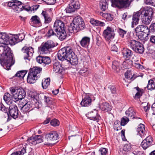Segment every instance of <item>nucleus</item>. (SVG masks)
<instances>
[{"instance_id": "423d86ee", "label": "nucleus", "mask_w": 155, "mask_h": 155, "mask_svg": "<svg viewBox=\"0 0 155 155\" xmlns=\"http://www.w3.org/2000/svg\"><path fill=\"white\" fill-rule=\"evenodd\" d=\"M136 35L141 40L147 41L149 38L148 35L150 31V29L148 27L143 25H138L135 29Z\"/></svg>"}, {"instance_id": "6e6552de", "label": "nucleus", "mask_w": 155, "mask_h": 155, "mask_svg": "<svg viewBox=\"0 0 155 155\" xmlns=\"http://www.w3.org/2000/svg\"><path fill=\"white\" fill-rule=\"evenodd\" d=\"M10 90L15 101L24 99L26 95L25 91L21 87H12L10 88Z\"/></svg>"}, {"instance_id": "72a5a7b5", "label": "nucleus", "mask_w": 155, "mask_h": 155, "mask_svg": "<svg viewBox=\"0 0 155 155\" xmlns=\"http://www.w3.org/2000/svg\"><path fill=\"white\" fill-rule=\"evenodd\" d=\"M41 15L44 18L45 24H48L51 21V18L47 12L43 11Z\"/></svg>"}, {"instance_id": "a878e982", "label": "nucleus", "mask_w": 155, "mask_h": 155, "mask_svg": "<svg viewBox=\"0 0 155 155\" xmlns=\"http://www.w3.org/2000/svg\"><path fill=\"white\" fill-rule=\"evenodd\" d=\"M90 41V37L87 36L83 37L79 41L81 46L84 48L88 47L89 45Z\"/></svg>"}, {"instance_id": "c85d7f7f", "label": "nucleus", "mask_w": 155, "mask_h": 155, "mask_svg": "<svg viewBox=\"0 0 155 155\" xmlns=\"http://www.w3.org/2000/svg\"><path fill=\"white\" fill-rule=\"evenodd\" d=\"M131 148L132 147L130 144H127L124 145L123 149L119 151V153L120 155H126V152L130 151Z\"/></svg>"}, {"instance_id": "774afa93", "label": "nucleus", "mask_w": 155, "mask_h": 155, "mask_svg": "<svg viewBox=\"0 0 155 155\" xmlns=\"http://www.w3.org/2000/svg\"><path fill=\"white\" fill-rule=\"evenodd\" d=\"M150 41L151 43L155 45V35H151L150 36Z\"/></svg>"}, {"instance_id": "b1692460", "label": "nucleus", "mask_w": 155, "mask_h": 155, "mask_svg": "<svg viewBox=\"0 0 155 155\" xmlns=\"http://www.w3.org/2000/svg\"><path fill=\"white\" fill-rule=\"evenodd\" d=\"M123 57L126 60L130 59L133 54V52L127 48H124L122 50Z\"/></svg>"}, {"instance_id": "473e14b6", "label": "nucleus", "mask_w": 155, "mask_h": 155, "mask_svg": "<svg viewBox=\"0 0 155 155\" xmlns=\"http://www.w3.org/2000/svg\"><path fill=\"white\" fill-rule=\"evenodd\" d=\"M120 63L117 61H114L112 62V69L113 71L116 73H118L120 70Z\"/></svg>"}, {"instance_id": "603ef678", "label": "nucleus", "mask_w": 155, "mask_h": 155, "mask_svg": "<svg viewBox=\"0 0 155 155\" xmlns=\"http://www.w3.org/2000/svg\"><path fill=\"white\" fill-rule=\"evenodd\" d=\"M34 101V102H32V108L31 109V110H33L35 108L37 109H39L40 107V106L41 105L37 100H36V101Z\"/></svg>"}, {"instance_id": "4c0bfd02", "label": "nucleus", "mask_w": 155, "mask_h": 155, "mask_svg": "<svg viewBox=\"0 0 155 155\" xmlns=\"http://www.w3.org/2000/svg\"><path fill=\"white\" fill-rule=\"evenodd\" d=\"M53 28H50L45 35L46 37L48 38H50L52 36H56L57 37V33H55Z\"/></svg>"}, {"instance_id": "2f4dec72", "label": "nucleus", "mask_w": 155, "mask_h": 155, "mask_svg": "<svg viewBox=\"0 0 155 155\" xmlns=\"http://www.w3.org/2000/svg\"><path fill=\"white\" fill-rule=\"evenodd\" d=\"M54 71L56 73H61L62 71V68L59 62H56L53 65Z\"/></svg>"}, {"instance_id": "4468645a", "label": "nucleus", "mask_w": 155, "mask_h": 155, "mask_svg": "<svg viewBox=\"0 0 155 155\" xmlns=\"http://www.w3.org/2000/svg\"><path fill=\"white\" fill-rule=\"evenodd\" d=\"M103 36L106 40H110L113 39L115 34L114 30L110 27L108 26L103 32Z\"/></svg>"}, {"instance_id": "680f3d73", "label": "nucleus", "mask_w": 155, "mask_h": 155, "mask_svg": "<svg viewBox=\"0 0 155 155\" xmlns=\"http://www.w3.org/2000/svg\"><path fill=\"white\" fill-rule=\"evenodd\" d=\"M8 108H6L5 106L2 104H0V110L5 113H8L7 111L8 110Z\"/></svg>"}, {"instance_id": "2eb2a0df", "label": "nucleus", "mask_w": 155, "mask_h": 155, "mask_svg": "<svg viewBox=\"0 0 155 155\" xmlns=\"http://www.w3.org/2000/svg\"><path fill=\"white\" fill-rule=\"evenodd\" d=\"M21 51L24 54V59L30 60L34 53L33 48L31 47L24 46L22 48Z\"/></svg>"}, {"instance_id": "052dcab7", "label": "nucleus", "mask_w": 155, "mask_h": 155, "mask_svg": "<svg viewBox=\"0 0 155 155\" xmlns=\"http://www.w3.org/2000/svg\"><path fill=\"white\" fill-rule=\"evenodd\" d=\"M47 4L49 5H53L56 2V0H43Z\"/></svg>"}, {"instance_id": "3c124183", "label": "nucleus", "mask_w": 155, "mask_h": 155, "mask_svg": "<svg viewBox=\"0 0 155 155\" xmlns=\"http://www.w3.org/2000/svg\"><path fill=\"white\" fill-rule=\"evenodd\" d=\"M125 77L127 79L130 80L131 81L134 80L133 76L132 75L131 72L129 71H127L125 73Z\"/></svg>"}, {"instance_id": "6e6d98bb", "label": "nucleus", "mask_w": 155, "mask_h": 155, "mask_svg": "<svg viewBox=\"0 0 155 155\" xmlns=\"http://www.w3.org/2000/svg\"><path fill=\"white\" fill-rule=\"evenodd\" d=\"M101 155H108L107 149L105 148L101 147L99 150Z\"/></svg>"}, {"instance_id": "a211bd4d", "label": "nucleus", "mask_w": 155, "mask_h": 155, "mask_svg": "<svg viewBox=\"0 0 155 155\" xmlns=\"http://www.w3.org/2000/svg\"><path fill=\"white\" fill-rule=\"evenodd\" d=\"M154 144L153 138L151 136H148L142 141L141 146L144 149L146 150Z\"/></svg>"}, {"instance_id": "1a4fd4ad", "label": "nucleus", "mask_w": 155, "mask_h": 155, "mask_svg": "<svg viewBox=\"0 0 155 155\" xmlns=\"http://www.w3.org/2000/svg\"><path fill=\"white\" fill-rule=\"evenodd\" d=\"M20 34L12 35L9 34H7L5 33H3L2 36L4 39V44L9 43L11 45H14L20 41L21 40L19 39Z\"/></svg>"}, {"instance_id": "69168bd1", "label": "nucleus", "mask_w": 155, "mask_h": 155, "mask_svg": "<svg viewBox=\"0 0 155 155\" xmlns=\"http://www.w3.org/2000/svg\"><path fill=\"white\" fill-rule=\"evenodd\" d=\"M96 40L97 45L99 46L101 42V38L99 35H97L96 36Z\"/></svg>"}, {"instance_id": "e433bc0d", "label": "nucleus", "mask_w": 155, "mask_h": 155, "mask_svg": "<svg viewBox=\"0 0 155 155\" xmlns=\"http://www.w3.org/2000/svg\"><path fill=\"white\" fill-rule=\"evenodd\" d=\"M100 7L103 11H105L108 8V3L106 0H101L100 3Z\"/></svg>"}, {"instance_id": "a19ab883", "label": "nucleus", "mask_w": 155, "mask_h": 155, "mask_svg": "<svg viewBox=\"0 0 155 155\" xmlns=\"http://www.w3.org/2000/svg\"><path fill=\"white\" fill-rule=\"evenodd\" d=\"M31 24H38L40 23V18L37 15H35L32 17L30 19Z\"/></svg>"}, {"instance_id": "7ed1b4c3", "label": "nucleus", "mask_w": 155, "mask_h": 155, "mask_svg": "<svg viewBox=\"0 0 155 155\" xmlns=\"http://www.w3.org/2000/svg\"><path fill=\"white\" fill-rule=\"evenodd\" d=\"M86 28L83 18L80 16H77L74 18L73 23L68 26V30L70 33H75L79 31L83 30Z\"/></svg>"}, {"instance_id": "0e129e2a", "label": "nucleus", "mask_w": 155, "mask_h": 155, "mask_svg": "<svg viewBox=\"0 0 155 155\" xmlns=\"http://www.w3.org/2000/svg\"><path fill=\"white\" fill-rule=\"evenodd\" d=\"M43 56H39L36 57V61L40 64H43Z\"/></svg>"}, {"instance_id": "4d7b16f0", "label": "nucleus", "mask_w": 155, "mask_h": 155, "mask_svg": "<svg viewBox=\"0 0 155 155\" xmlns=\"http://www.w3.org/2000/svg\"><path fill=\"white\" fill-rule=\"evenodd\" d=\"M108 88L112 94H116V89L114 86L110 85Z\"/></svg>"}, {"instance_id": "ddd939ff", "label": "nucleus", "mask_w": 155, "mask_h": 155, "mask_svg": "<svg viewBox=\"0 0 155 155\" xmlns=\"http://www.w3.org/2000/svg\"><path fill=\"white\" fill-rule=\"evenodd\" d=\"M80 5L79 2L73 0L70 1V3L66 8L65 10L67 13H71L74 12L75 10L80 8Z\"/></svg>"}, {"instance_id": "9d476101", "label": "nucleus", "mask_w": 155, "mask_h": 155, "mask_svg": "<svg viewBox=\"0 0 155 155\" xmlns=\"http://www.w3.org/2000/svg\"><path fill=\"white\" fill-rule=\"evenodd\" d=\"M134 0H111L112 6L119 9L128 8Z\"/></svg>"}, {"instance_id": "6ab92c4d", "label": "nucleus", "mask_w": 155, "mask_h": 155, "mask_svg": "<svg viewBox=\"0 0 155 155\" xmlns=\"http://www.w3.org/2000/svg\"><path fill=\"white\" fill-rule=\"evenodd\" d=\"M127 42L128 47H130L134 51L137 49L136 48L137 47H140L139 45L141 44L139 41H137L130 38H128Z\"/></svg>"}, {"instance_id": "8fccbe9b", "label": "nucleus", "mask_w": 155, "mask_h": 155, "mask_svg": "<svg viewBox=\"0 0 155 155\" xmlns=\"http://www.w3.org/2000/svg\"><path fill=\"white\" fill-rule=\"evenodd\" d=\"M137 90L138 92L135 94L134 98L139 99L142 96L143 91V90H141L138 87L137 88Z\"/></svg>"}, {"instance_id": "f704fd0d", "label": "nucleus", "mask_w": 155, "mask_h": 155, "mask_svg": "<svg viewBox=\"0 0 155 155\" xmlns=\"http://www.w3.org/2000/svg\"><path fill=\"white\" fill-rule=\"evenodd\" d=\"M3 99L7 103H11L12 100H14L13 97V95H11L8 93H5L3 96Z\"/></svg>"}, {"instance_id": "c9c22d12", "label": "nucleus", "mask_w": 155, "mask_h": 155, "mask_svg": "<svg viewBox=\"0 0 155 155\" xmlns=\"http://www.w3.org/2000/svg\"><path fill=\"white\" fill-rule=\"evenodd\" d=\"M147 87L149 90H152L155 89V79L149 80Z\"/></svg>"}, {"instance_id": "393cba45", "label": "nucleus", "mask_w": 155, "mask_h": 155, "mask_svg": "<svg viewBox=\"0 0 155 155\" xmlns=\"http://www.w3.org/2000/svg\"><path fill=\"white\" fill-rule=\"evenodd\" d=\"M126 115L132 119H141L136 116V113L133 107H130L125 112Z\"/></svg>"}, {"instance_id": "bf43d9fd", "label": "nucleus", "mask_w": 155, "mask_h": 155, "mask_svg": "<svg viewBox=\"0 0 155 155\" xmlns=\"http://www.w3.org/2000/svg\"><path fill=\"white\" fill-rule=\"evenodd\" d=\"M104 16L107 20L111 21L113 19L112 15L109 13H105L104 14Z\"/></svg>"}, {"instance_id": "4be33fe9", "label": "nucleus", "mask_w": 155, "mask_h": 155, "mask_svg": "<svg viewBox=\"0 0 155 155\" xmlns=\"http://www.w3.org/2000/svg\"><path fill=\"white\" fill-rule=\"evenodd\" d=\"M42 140V137L40 135L35 136V137H31L28 139L29 143L33 145L41 143Z\"/></svg>"}, {"instance_id": "c756f323", "label": "nucleus", "mask_w": 155, "mask_h": 155, "mask_svg": "<svg viewBox=\"0 0 155 155\" xmlns=\"http://www.w3.org/2000/svg\"><path fill=\"white\" fill-rule=\"evenodd\" d=\"M102 110L104 112L110 111L112 109V106L107 102L103 103L101 105Z\"/></svg>"}, {"instance_id": "dca6fc26", "label": "nucleus", "mask_w": 155, "mask_h": 155, "mask_svg": "<svg viewBox=\"0 0 155 155\" xmlns=\"http://www.w3.org/2000/svg\"><path fill=\"white\" fill-rule=\"evenodd\" d=\"M98 111L96 109L88 112L86 114V116L91 120H96L98 122L100 120L101 117L98 114Z\"/></svg>"}, {"instance_id": "f03ea898", "label": "nucleus", "mask_w": 155, "mask_h": 155, "mask_svg": "<svg viewBox=\"0 0 155 155\" xmlns=\"http://www.w3.org/2000/svg\"><path fill=\"white\" fill-rule=\"evenodd\" d=\"M0 49L3 51L0 59L1 64L5 66L8 70L12 65L11 63L13 60L12 51L7 46L0 47Z\"/></svg>"}, {"instance_id": "864d4df0", "label": "nucleus", "mask_w": 155, "mask_h": 155, "mask_svg": "<svg viewBox=\"0 0 155 155\" xmlns=\"http://www.w3.org/2000/svg\"><path fill=\"white\" fill-rule=\"evenodd\" d=\"M129 119L126 117H124L121 119L120 124L122 126H124L128 122Z\"/></svg>"}, {"instance_id": "09e8293b", "label": "nucleus", "mask_w": 155, "mask_h": 155, "mask_svg": "<svg viewBox=\"0 0 155 155\" xmlns=\"http://www.w3.org/2000/svg\"><path fill=\"white\" fill-rule=\"evenodd\" d=\"M43 64L44 66L46 64H49L51 62V60L49 57L47 56H43Z\"/></svg>"}, {"instance_id": "5fc2aeb1", "label": "nucleus", "mask_w": 155, "mask_h": 155, "mask_svg": "<svg viewBox=\"0 0 155 155\" xmlns=\"http://www.w3.org/2000/svg\"><path fill=\"white\" fill-rule=\"evenodd\" d=\"M59 121L56 119H53L50 121V124L51 125L54 127L59 126Z\"/></svg>"}, {"instance_id": "412c9836", "label": "nucleus", "mask_w": 155, "mask_h": 155, "mask_svg": "<svg viewBox=\"0 0 155 155\" xmlns=\"http://www.w3.org/2000/svg\"><path fill=\"white\" fill-rule=\"evenodd\" d=\"M58 133L55 131H52L47 134L45 138L48 140H56L59 138Z\"/></svg>"}, {"instance_id": "338daca9", "label": "nucleus", "mask_w": 155, "mask_h": 155, "mask_svg": "<svg viewBox=\"0 0 155 155\" xmlns=\"http://www.w3.org/2000/svg\"><path fill=\"white\" fill-rule=\"evenodd\" d=\"M154 0H144V1L146 4L154 5V4L153 1H154Z\"/></svg>"}, {"instance_id": "aec40b11", "label": "nucleus", "mask_w": 155, "mask_h": 155, "mask_svg": "<svg viewBox=\"0 0 155 155\" xmlns=\"http://www.w3.org/2000/svg\"><path fill=\"white\" fill-rule=\"evenodd\" d=\"M18 111L17 107L16 105H15L13 107H9L8 113L12 117L16 119L18 117Z\"/></svg>"}, {"instance_id": "f8f14e48", "label": "nucleus", "mask_w": 155, "mask_h": 155, "mask_svg": "<svg viewBox=\"0 0 155 155\" xmlns=\"http://www.w3.org/2000/svg\"><path fill=\"white\" fill-rule=\"evenodd\" d=\"M22 2L19 1L15 0L9 2L8 4V6L11 8L14 12L16 13H19L21 11Z\"/></svg>"}, {"instance_id": "f257e3e1", "label": "nucleus", "mask_w": 155, "mask_h": 155, "mask_svg": "<svg viewBox=\"0 0 155 155\" xmlns=\"http://www.w3.org/2000/svg\"><path fill=\"white\" fill-rule=\"evenodd\" d=\"M59 60L70 63L71 65H77L78 63V59L70 47H64L59 50L58 54Z\"/></svg>"}, {"instance_id": "37998d69", "label": "nucleus", "mask_w": 155, "mask_h": 155, "mask_svg": "<svg viewBox=\"0 0 155 155\" xmlns=\"http://www.w3.org/2000/svg\"><path fill=\"white\" fill-rule=\"evenodd\" d=\"M123 63V65L126 67V68H129L133 65V61L130 59L126 60Z\"/></svg>"}, {"instance_id": "bb28decb", "label": "nucleus", "mask_w": 155, "mask_h": 155, "mask_svg": "<svg viewBox=\"0 0 155 155\" xmlns=\"http://www.w3.org/2000/svg\"><path fill=\"white\" fill-rule=\"evenodd\" d=\"M136 131L137 132V134L139 135L142 137L146 134L144 125L142 124H140L136 129Z\"/></svg>"}, {"instance_id": "cd10ccee", "label": "nucleus", "mask_w": 155, "mask_h": 155, "mask_svg": "<svg viewBox=\"0 0 155 155\" xmlns=\"http://www.w3.org/2000/svg\"><path fill=\"white\" fill-rule=\"evenodd\" d=\"M32 103L29 101L24 106L21 107V111L24 113L29 112L31 110L32 108Z\"/></svg>"}, {"instance_id": "c03bdc74", "label": "nucleus", "mask_w": 155, "mask_h": 155, "mask_svg": "<svg viewBox=\"0 0 155 155\" xmlns=\"http://www.w3.org/2000/svg\"><path fill=\"white\" fill-rule=\"evenodd\" d=\"M139 47H138L136 48L137 49L134 51L136 53L142 54L144 51V49L143 45L141 43L139 45Z\"/></svg>"}, {"instance_id": "20e7f679", "label": "nucleus", "mask_w": 155, "mask_h": 155, "mask_svg": "<svg viewBox=\"0 0 155 155\" xmlns=\"http://www.w3.org/2000/svg\"><path fill=\"white\" fill-rule=\"evenodd\" d=\"M53 29L57 33V37L61 41L66 37L67 34L65 29L64 24L61 20H56L54 24Z\"/></svg>"}, {"instance_id": "7c9ffc66", "label": "nucleus", "mask_w": 155, "mask_h": 155, "mask_svg": "<svg viewBox=\"0 0 155 155\" xmlns=\"http://www.w3.org/2000/svg\"><path fill=\"white\" fill-rule=\"evenodd\" d=\"M90 22L92 25L94 26H104L105 25V23L104 22L93 18H91L90 19Z\"/></svg>"}, {"instance_id": "79ce46f5", "label": "nucleus", "mask_w": 155, "mask_h": 155, "mask_svg": "<svg viewBox=\"0 0 155 155\" xmlns=\"http://www.w3.org/2000/svg\"><path fill=\"white\" fill-rule=\"evenodd\" d=\"M44 100L48 107H50V106L52 104V99L51 97L44 95Z\"/></svg>"}, {"instance_id": "13d9d810", "label": "nucleus", "mask_w": 155, "mask_h": 155, "mask_svg": "<svg viewBox=\"0 0 155 155\" xmlns=\"http://www.w3.org/2000/svg\"><path fill=\"white\" fill-rule=\"evenodd\" d=\"M20 100L19 105L20 106V109L21 107L24 106L29 101L27 100H25L24 99Z\"/></svg>"}, {"instance_id": "f3484780", "label": "nucleus", "mask_w": 155, "mask_h": 155, "mask_svg": "<svg viewBox=\"0 0 155 155\" xmlns=\"http://www.w3.org/2000/svg\"><path fill=\"white\" fill-rule=\"evenodd\" d=\"M95 98L92 96L86 95L83 98L80 103L82 106L88 107L91 104L92 100L94 101Z\"/></svg>"}, {"instance_id": "9b49d317", "label": "nucleus", "mask_w": 155, "mask_h": 155, "mask_svg": "<svg viewBox=\"0 0 155 155\" xmlns=\"http://www.w3.org/2000/svg\"><path fill=\"white\" fill-rule=\"evenodd\" d=\"M55 46V43L53 41L48 40L46 42L43 43L38 49L41 53L46 54L49 52L50 49Z\"/></svg>"}, {"instance_id": "0eeeda50", "label": "nucleus", "mask_w": 155, "mask_h": 155, "mask_svg": "<svg viewBox=\"0 0 155 155\" xmlns=\"http://www.w3.org/2000/svg\"><path fill=\"white\" fill-rule=\"evenodd\" d=\"M42 70L41 68L37 67H34L31 68L27 77V82L30 84L35 83L36 80L40 77V73Z\"/></svg>"}, {"instance_id": "de8ad7c7", "label": "nucleus", "mask_w": 155, "mask_h": 155, "mask_svg": "<svg viewBox=\"0 0 155 155\" xmlns=\"http://www.w3.org/2000/svg\"><path fill=\"white\" fill-rule=\"evenodd\" d=\"M117 32L120 37L122 38H124V35H125L127 33V31L120 28H118Z\"/></svg>"}, {"instance_id": "39448f33", "label": "nucleus", "mask_w": 155, "mask_h": 155, "mask_svg": "<svg viewBox=\"0 0 155 155\" xmlns=\"http://www.w3.org/2000/svg\"><path fill=\"white\" fill-rule=\"evenodd\" d=\"M141 19L142 22L146 25L149 24L153 17V11L150 7H147L140 10Z\"/></svg>"}, {"instance_id": "49530a36", "label": "nucleus", "mask_w": 155, "mask_h": 155, "mask_svg": "<svg viewBox=\"0 0 155 155\" xmlns=\"http://www.w3.org/2000/svg\"><path fill=\"white\" fill-rule=\"evenodd\" d=\"M25 153V149L23 147L20 150L13 153L11 155H23Z\"/></svg>"}, {"instance_id": "58836bf2", "label": "nucleus", "mask_w": 155, "mask_h": 155, "mask_svg": "<svg viewBox=\"0 0 155 155\" xmlns=\"http://www.w3.org/2000/svg\"><path fill=\"white\" fill-rule=\"evenodd\" d=\"M27 71L26 70H22L17 72L15 76L18 77L19 79H23L27 73Z\"/></svg>"}, {"instance_id": "5701e85b", "label": "nucleus", "mask_w": 155, "mask_h": 155, "mask_svg": "<svg viewBox=\"0 0 155 155\" xmlns=\"http://www.w3.org/2000/svg\"><path fill=\"white\" fill-rule=\"evenodd\" d=\"M140 16H141L140 10L133 14L131 25L132 28H134V25H137L138 24Z\"/></svg>"}, {"instance_id": "ea45409f", "label": "nucleus", "mask_w": 155, "mask_h": 155, "mask_svg": "<svg viewBox=\"0 0 155 155\" xmlns=\"http://www.w3.org/2000/svg\"><path fill=\"white\" fill-rule=\"evenodd\" d=\"M50 78H47L43 80L42 81V86L43 89H46L50 85Z\"/></svg>"}, {"instance_id": "e2e57ef3", "label": "nucleus", "mask_w": 155, "mask_h": 155, "mask_svg": "<svg viewBox=\"0 0 155 155\" xmlns=\"http://www.w3.org/2000/svg\"><path fill=\"white\" fill-rule=\"evenodd\" d=\"M133 66L135 67L136 68L138 69H142L143 68V66L140 64L139 63H134V64H133Z\"/></svg>"}, {"instance_id": "a18cd8bd", "label": "nucleus", "mask_w": 155, "mask_h": 155, "mask_svg": "<svg viewBox=\"0 0 155 155\" xmlns=\"http://www.w3.org/2000/svg\"><path fill=\"white\" fill-rule=\"evenodd\" d=\"M120 121L119 120L115 121L114 124V130H116L117 131L120 130L122 129L121 126V124H120Z\"/></svg>"}]
</instances>
